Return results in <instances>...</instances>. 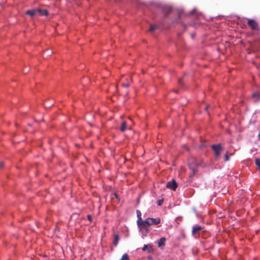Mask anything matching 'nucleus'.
Listing matches in <instances>:
<instances>
[{"instance_id": "1", "label": "nucleus", "mask_w": 260, "mask_h": 260, "mask_svg": "<svg viewBox=\"0 0 260 260\" xmlns=\"http://www.w3.org/2000/svg\"><path fill=\"white\" fill-rule=\"evenodd\" d=\"M137 224L142 235L146 236L149 232V228L150 226L146 223L145 220L142 221V222H138Z\"/></svg>"}, {"instance_id": "2", "label": "nucleus", "mask_w": 260, "mask_h": 260, "mask_svg": "<svg viewBox=\"0 0 260 260\" xmlns=\"http://www.w3.org/2000/svg\"><path fill=\"white\" fill-rule=\"evenodd\" d=\"M201 164L197 163L196 160H192L189 163V167L190 170L192 172V174L190 175V177H192L197 172L198 167L201 166Z\"/></svg>"}, {"instance_id": "3", "label": "nucleus", "mask_w": 260, "mask_h": 260, "mask_svg": "<svg viewBox=\"0 0 260 260\" xmlns=\"http://www.w3.org/2000/svg\"><path fill=\"white\" fill-rule=\"evenodd\" d=\"M212 149L214 151L215 157H218L223 147L221 144H214L211 146Z\"/></svg>"}, {"instance_id": "4", "label": "nucleus", "mask_w": 260, "mask_h": 260, "mask_svg": "<svg viewBox=\"0 0 260 260\" xmlns=\"http://www.w3.org/2000/svg\"><path fill=\"white\" fill-rule=\"evenodd\" d=\"M146 223L150 226L152 225H157L160 222V219L159 218H148L146 220Z\"/></svg>"}, {"instance_id": "5", "label": "nucleus", "mask_w": 260, "mask_h": 260, "mask_svg": "<svg viewBox=\"0 0 260 260\" xmlns=\"http://www.w3.org/2000/svg\"><path fill=\"white\" fill-rule=\"evenodd\" d=\"M247 24L252 30H258L259 29L258 23L253 19H248Z\"/></svg>"}, {"instance_id": "6", "label": "nucleus", "mask_w": 260, "mask_h": 260, "mask_svg": "<svg viewBox=\"0 0 260 260\" xmlns=\"http://www.w3.org/2000/svg\"><path fill=\"white\" fill-rule=\"evenodd\" d=\"M178 186V184L175 180L173 179L171 181H169L167 183L166 187L168 188H170L173 190H175Z\"/></svg>"}, {"instance_id": "7", "label": "nucleus", "mask_w": 260, "mask_h": 260, "mask_svg": "<svg viewBox=\"0 0 260 260\" xmlns=\"http://www.w3.org/2000/svg\"><path fill=\"white\" fill-rule=\"evenodd\" d=\"M126 129H128L131 130L132 129V126H128L126 122L125 121H123L122 122V123L121 124V125L120 127V131L121 132H124V131H125V130Z\"/></svg>"}, {"instance_id": "8", "label": "nucleus", "mask_w": 260, "mask_h": 260, "mask_svg": "<svg viewBox=\"0 0 260 260\" xmlns=\"http://www.w3.org/2000/svg\"><path fill=\"white\" fill-rule=\"evenodd\" d=\"M202 230V227L199 225H196L192 227V234L195 235Z\"/></svg>"}, {"instance_id": "9", "label": "nucleus", "mask_w": 260, "mask_h": 260, "mask_svg": "<svg viewBox=\"0 0 260 260\" xmlns=\"http://www.w3.org/2000/svg\"><path fill=\"white\" fill-rule=\"evenodd\" d=\"M143 251H147L148 253H151L153 251V246L151 244L144 245L142 248Z\"/></svg>"}, {"instance_id": "10", "label": "nucleus", "mask_w": 260, "mask_h": 260, "mask_svg": "<svg viewBox=\"0 0 260 260\" xmlns=\"http://www.w3.org/2000/svg\"><path fill=\"white\" fill-rule=\"evenodd\" d=\"M37 13H39L40 16H48L49 13L46 9H37Z\"/></svg>"}, {"instance_id": "11", "label": "nucleus", "mask_w": 260, "mask_h": 260, "mask_svg": "<svg viewBox=\"0 0 260 260\" xmlns=\"http://www.w3.org/2000/svg\"><path fill=\"white\" fill-rule=\"evenodd\" d=\"M166 239L165 237H162L158 240L157 244L158 247H162L165 246Z\"/></svg>"}, {"instance_id": "12", "label": "nucleus", "mask_w": 260, "mask_h": 260, "mask_svg": "<svg viewBox=\"0 0 260 260\" xmlns=\"http://www.w3.org/2000/svg\"><path fill=\"white\" fill-rule=\"evenodd\" d=\"M37 9L28 10L26 11L25 14L29 15L31 17H33L37 14Z\"/></svg>"}, {"instance_id": "13", "label": "nucleus", "mask_w": 260, "mask_h": 260, "mask_svg": "<svg viewBox=\"0 0 260 260\" xmlns=\"http://www.w3.org/2000/svg\"><path fill=\"white\" fill-rule=\"evenodd\" d=\"M252 97L254 99V102H257L260 100V93L254 92L252 94Z\"/></svg>"}, {"instance_id": "14", "label": "nucleus", "mask_w": 260, "mask_h": 260, "mask_svg": "<svg viewBox=\"0 0 260 260\" xmlns=\"http://www.w3.org/2000/svg\"><path fill=\"white\" fill-rule=\"evenodd\" d=\"M137 215L138 217L137 223L143 221L141 218V213L139 210H137Z\"/></svg>"}, {"instance_id": "15", "label": "nucleus", "mask_w": 260, "mask_h": 260, "mask_svg": "<svg viewBox=\"0 0 260 260\" xmlns=\"http://www.w3.org/2000/svg\"><path fill=\"white\" fill-rule=\"evenodd\" d=\"M119 236L118 235H114V241H113V244L115 245V246H116L118 244V241H119Z\"/></svg>"}, {"instance_id": "16", "label": "nucleus", "mask_w": 260, "mask_h": 260, "mask_svg": "<svg viewBox=\"0 0 260 260\" xmlns=\"http://www.w3.org/2000/svg\"><path fill=\"white\" fill-rule=\"evenodd\" d=\"M131 79H129V80H127L126 83H122V86L124 87H128L129 86L131 82Z\"/></svg>"}, {"instance_id": "17", "label": "nucleus", "mask_w": 260, "mask_h": 260, "mask_svg": "<svg viewBox=\"0 0 260 260\" xmlns=\"http://www.w3.org/2000/svg\"><path fill=\"white\" fill-rule=\"evenodd\" d=\"M120 260H130L129 258V256L127 253H124L122 255L121 258Z\"/></svg>"}, {"instance_id": "18", "label": "nucleus", "mask_w": 260, "mask_h": 260, "mask_svg": "<svg viewBox=\"0 0 260 260\" xmlns=\"http://www.w3.org/2000/svg\"><path fill=\"white\" fill-rule=\"evenodd\" d=\"M255 164L260 169V158H256L255 159Z\"/></svg>"}, {"instance_id": "19", "label": "nucleus", "mask_w": 260, "mask_h": 260, "mask_svg": "<svg viewBox=\"0 0 260 260\" xmlns=\"http://www.w3.org/2000/svg\"><path fill=\"white\" fill-rule=\"evenodd\" d=\"M229 159H230V157H229V153H228V152H226V153L224 156V160L225 161H226L229 160Z\"/></svg>"}, {"instance_id": "20", "label": "nucleus", "mask_w": 260, "mask_h": 260, "mask_svg": "<svg viewBox=\"0 0 260 260\" xmlns=\"http://www.w3.org/2000/svg\"><path fill=\"white\" fill-rule=\"evenodd\" d=\"M156 27L155 26L151 25L150 26V28L149 29V31H151V32L153 31L154 29H156Z\"/></svg>"}, {"instance_id": "21", "label": "nucleus", "mask_w": 260, "mask_h": 260, "mask_svg": "<svg viewBox=\"0 0 260 260\" xmlns=\"http://www.w3.org/2000/svg\"><path fill=\"white\" fill-rule=\"evenodd\" d=\"M163 202H164V200H158L157 201V205L158 206H160V205H161L162 204Z\"/></svg>"}, {"instance_id": "22", "label": "nucleus", "mask_w": 260, "mask_h": 260, "mask_svg": "<svg viewBox=\"0 0 260 260\" xmlns=\"http://www.w3.org/2000/svg\"><path fill=\"white\" fill-rule=\"evenodd\" d=\"M88 220L91 222L92 221V217L89 214L87 215V216Z\"/></svg>"}, {"instance_id": "23", "label": "nucleus", "mask_w": 260, "mask_h": 260, "mask_svg": "<svg viewBox=\"0 0 260 260\" xmlns=\"http://www.w3.org/2000/svg\"><path fill=\"white\" fill-rule=\"evenodd\" d=\"M178 82H179V84H180V85L183 86V82H182V79H179L178 80Z\"/></svg>"}, {"instance_id": "24", "label": "nucleus", "mask_w": 260, "mask_h": 260, "mask_svg": "<svg viewBox=\"0 0 260 260\" xmlns=\"http://www.w3.org/2000/svg\"><path fill=\"white\" fill-rule=\"evenodd\" d=\"M4 166V162L2 161L0 162V168H3Z\"/></svg>"}, {"instance_id": "25", "label": "nucleus", "mask_w": 260, "mask_h": 260, "mask_svg": "<svg viewBox=\"0 0 260 260\" xmlns=\"http://www.w3.org/2000/svg\"><path fill=\"white\" fill-rule=\"evenodd\" d=\"M171 10H172L171 8H169V11H168V13L166 15V16H167L168 15V14L171 11Z\"/></svg>"}, {"instance_id": "26", "label": "nucleus", "mask_w": 260, "mask_h": 260, "mask_svg": "<svg viewBox=\"0 0 260 260\" xmlns=\"http://www.w3.org/2000/svg\"><path fill=\"white\" fill-rule=\"evenodd\" d=\"M184 147L185 149H186L187 150H188V148L186 145H184Z\"/></svg>"}, {"instance_id": "27", "label": "nucleus", "mask_w": 260, "mask_h": 260, "mask_svg": "<svg viewBox=\"0 0 260 260\" xmlns=\"http://www.w3.org/2000/svg\"><path fill=\"white\" fill-rule=\"evenodd\" d=\"M209 107V105H207L205 108V109L207 110Z\"/></svg>"}]
</instances>
